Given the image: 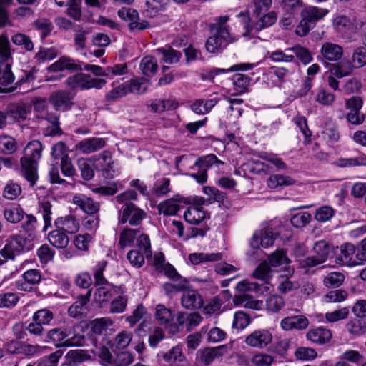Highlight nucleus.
I'll return each mask as SVG.
<instances>
[{"label":"nucleus","mask_w":366,"mask_h":366,"mask_svg":"<svg viewBox=\"0 0 366 366\" xmlns=\"http://www.w3.org/2000/svg\"><path fill=\"white\" fill-rule=\"evenodd\" d=\"M11 0H0V29L9 24V14L6 6L9 5ZM11 59L10 42L5 34L0 35V89L1 86H7L14 81V75L11 69L9 60Z\"/></svg>","instance_id":"obj_1"},{"label":"nucleus","mask_w":366,"mask_h":366,"mask_svg":"<svg viewBox=\"0 0 366 366\" xmlns=\"http://www.w3.org/2000/svg\"><path fill=\"white\" fill-rule=\"evenodd\" d=\"M152 267L157 273L163 274L172 281L162 285V289L167 296L172 297L178 292H184L189 287V281L181 276L173 265L166 262L163 252L154 254Z\"/></svg>","instance_id":"obj_2"},{"label":"nucleus","mask_w":366,"mask_h":366,"mask_svg":"<svg viewBox=\"0 0 366 366\" xmlns=\"http://www.w3.org/2000/svg\"><path fill=\"white\" fill-rule=\"evenodd\" d=\"M43 145L39 140L30 141L24 149L20 159L21 174L31 187H34L39 178L38 166L41 158Z\"/></svg>","instance_id":"obj_3"},{"label":"nucleus","mask_w":366,"mask_h":366,"mask_svg":"<svg viewBox=\"0 0 366 366\" xmlns=\"http://www.w3.org/2000/svg\"><path fill=\"white\" fill-rule=\"evenodd\" d=\"M34 243L31 238L21 234H13L6 240L4 247L0 249V265L8 260H14L16 256L32 250Z\"/></svg>","instance_id":"obj_4"},{"label":"nucleus","mask_w":366,"mask_h":366,"mask_svg":"<svg viewBox=\"0 0 366 366\" xmlns=\"http://www.w3.org/2000/svg\"><path fill=\"white\" fill-rule=\"evenodd\" d=\"M127 259L135 268H141L144 264L145 259L148 264L152 266L154 257L152 258L150 238L148 234H142L137 237L134 248L127 253Z\"/></svg>","instance_id":"obj_5"},{"label":"nucleus","mask_w":366,"mask_h":366,"mask_svg":"<svg viewBox=\"0 0 366 366\" xmlns=\"http://www.w3.org/2000/svg\"><path fill=\"white\" fill-rule=\"evenodd\" d=\"M91 71L97 76H102L103 67L98 65L84 64L68 56H62L47 67L48 72H59L67 70L70 73L82 71Z\"/></svg>","instance_id":"obj_6"},{"label":"nucleus","mask_w":366,"mask_h":366,"mask_svg":"<svg viewBox=\"0 0 366 366\" xmlns=\"http://www.w3.org/2000/svg\"><path fill=\"white\" fill-rule=\"evenodd\" d=\"M290 262L285 249H277L268 257L267 262H261L253 272V277L269 284L272 279L271 267H276Z\"/></svg>","instance_id":"obj_7"},{"label":"nucleus","mask_w":366,"mask_h":366,"mask_svg":"<svg viewBox=\"0 0 366 366\" xmlns=\"http://www.w3.org/2000/svg\"><path fill=\"white\" fill-rule=\"evenodd\" d=\"M329 12L326 9L317 6H307L301 11V21L296 27L295 33L297 36H305L312 30L318 21L322 19Z\"/></svg>","instance_id":"obj_8"},{"label":"nucleus","mask_w":366,"mask_h":366,"mask_svg":"<svg viewBox=\"0 0 366 366\" xmlns=\"http://www.w3.org/2000/svg\"><path fill=\"white\" fill-rule=\"evenodd\" d=\"M223 164L224 162L214 154L202 156L197 159L194 165L191 167L192 170L197 169V171L191 172L188 175L194 179L199 184H203L207 181L208 169L213 166L219 169V165Z\"/></svg>","instance_id":"obj_9"},{"label":"nucleus","mask_w":366,"mask_h":366,"mask_svg":"<svg viewBox=\"0 0 366 366\" xmlns=\"http://www.w3.org/2000/svg\"><path fill=\"white\" fill-rule=\"evenodd\" d=\"M205 42V49L210 54H220L227 46L235 41V39L231 36L229 29L219 27L214 31Z\"/></svg>","instance_id":"obj_10"},{"label":"nucleus","mask_w":366,"mask_h":366,"mask_svg":"<svg viewBox=\"0 0 366 366\" xmlns=\"http://www.w3.org/2000/svg\"><path fill=\"white\" fill-rule=\"evenodd\" d=\"M144 210L137 207L134 203L124 204L118 210V223L130 226H139L146 218Z\"/></svg>","instance_id":"obj_11"},{"label":"nucleus","mask_w":366,"mask_h":366,"mask_svg":"<svg viewBox=\"0 0 366 366\" xmlns=\"http://www.w3.org/2000/svg\"><path fill=\"white\" fill-rule=\"evenodd\" d=\"M313 250L316 256L308 257L300 261L302 267H312L325 262L327 259L333 257V247L327 242L321 240L314 244Z\"/></svg>","instance_id":"obj_12"},{"label":"nucleus","mask_w":366,"mask_h":366,"mask_svg":"<svg viewBox=\"0 0 366 366\" xmlns=\"http://www.w3.org/2000/svg\"><path fill=\"white\" fill-rule=\"evenodd\" d=\"M107 83L104 79L92 78L90 74L81 72L67 78L66 85L71 89L79 88L81 90H87L92 88L102 89Z\"/></svg>","instance_id":"obj_13"},{"label":"nucleus","mask_w":366,"mask_h":366,"mask_svg":"<svg viewBox=\"0 0 366 366\" xmlns=\"http://www.w3.org/2000/svg\"><path fill=\"white\" fill-rule=\"evenodd\" d=\"M54 319V313L49 309H41L36 311L32 316V322L27 325L26 329L30 335L36 340L45 332L44 325H49Z\"/></svg>","instance_id":"obj_14"},{"label":"nucleus","mask_w":366,"mask_h":366,"mask_svg":"<svg viewBox=\"0 0 366 366\" xmlns=\"http://www.w3.org/2000/svg\"><path fill=\"white\" fill-rule=\"evenodd\" d=\"M76 94L71 91L61 89L53 92L49 97V102L56 111L67 112L74 106Z\"/></svg>","instance_id":"obj_15"},{"label":"nucleus","mask_w":366,"mask_h":366,"mask_svg":"<svg viewBox=\"0 0 366 366\" xmlns=\"http://www.w3.org/2000/svg\"><path fill=\"white\" fill-rule=\"evenodd\" d=\"M71 334V330L67 328L55 327L44 332L36 340L41 342L53 343L56 347H66L67 337Z\"/></svg>","instance_id":"obj_16"},{"label":"nucleus","mask_w":366,"mask_h":366,"mask_svg":"<svg viewBox=\"0 0 366 366\" xmlns=\"http://www.w3.org/2000/svg\"><path fill=\"white\" fill-rule=\"evenodd\" d=\"M92 290H88L84 295H79L75 302L69 307L68 313L70 317L81 319L86 316L89 311L88 303L92 296Z\"/></svg>","instance_id":"obj_17"},{"label":"nucleus","mask_w":366,"mask_h":366,"mask_svg":"<svg viewBox=\"0 0 366 366\" xmlns=\"http://www.w3.org/2000/svg\"><path fill=\"white\" fill-rule=\"evenodd\" d=\"M342 56V46L337 44L325 42L321 46L320 55L317 59L326 66V64H329L327 61H338Z\"/></svg>","instance_id":"obj_18"},{"label":"nucleus","mask_w":366,"mask_h":366,"mask_svg":"<svg viewBox=\"0 0 366 366\" xmlns=\"http://www.w3.org/2000/svg\"><path fill=\"white\" fill-rule=\"evenodd\" d=\"M305 337L314 344L323 345L331 340L332 334L330 330L323 326H320L310 329L307 332Z\"/></svg>","instance_id":"obj_19"},{"label":"nucleus","mask_w":366,"mask_h":366,"mask_svg":"<svg viewBox=\"0 0 366 366\" xmlns=\"http://www.w3.org/2000/svg\"><path fill=\"white\" fill-rule=\"evenodd\" d=\"M73 202L86 215L99 214L100 204L85 194H79L73 197Z\"/></svg>","instance_id":"obj_20"},{"label":"nucleus","mask_w":366,"mask_h":366,"mask_svg":"<svg viewBox=\"0 0 366 366\" xmlns=\"http://www.w3.org/2000/svg\"><path fill=\"white\" fill-rule=\"evenodd\" d=\"M272 340V335L269 330H258L252 332L245 339L247 345L262 348L268 345Z\"/></svg>","instance_id":"obj_21"},{"label":"nucleus","mask_w":366,"mask_h":366,"mask_svg":"<svg viewBox=\"0 0 366 366\" xmlns=\"http://www.w3.org/2000/svg\"><path fill=\"white\" fill-rule=\"evenodd\" d=\"M178 203L189 204V201L177 196L176 198H171L160 202L157 206L158 212L159 214H163L166 216L175 215L180 209V206Z\"/></svg>","instance_id":"obj_22"},{"label":"nucleus","mask_w":366,"mask_h":366,"mask_svg":"<svg viewBox=\"0 0 366 366\" xmlns=\"http://www.w3.org/2000/svg\"><path fill=\"white\" fill-rule=\"evenodd\" d=\"M182 305L188 310H195L201 308L204 302L202 297L195 290H185L181 298Z\"/></svg>","instance_id":"obj_23"},{"label":"nucleus","mask_w":366,"mask_h":366,"mask_svg":"<svg viewBox=\"0 0 366 366\" xmlns=\"http://www.w3.org/2000/svg\"><path fill=\"white\" fill-rule=\"evenodd\" d=\"M280 325L282 328L286 331L292 330H302L308 327L309 320L302 315H294L283 318Z\"/></svg>","instance_id":"obj_24"},{"label":"nucleus","mask_w":366,"mask_h":366,"mask_svg":"<svg viewBox=\"0 0 366 366\" xmlns=\"http://www.w3.org/2000/svg\"><path fill=\"white\" fill-rule=\"evenodd\" d=\"M143 229H132L126 227L119 233V240L118 246L120 249H124L126 247L135 246L134 240H137V237L142 234Z\"/></svg>","instance_id":"obj_25"},{"label":"nucleus","mask_w":366,"mask_h":366,"mask_svg":"<svg viewBox=\"0 0 366 366\" xmlns=\"http://www.w3.org/2000/svg\"><path fill=\"white\" fill-rule=\"evenodd\" d=\"M330 72L337 78L341 79L350 75L353 71V65L350 61L343 59L334 64H326Z\"/></svg>","instance_id":"obj_26"},{"label":"nucleus","mask_w":366,"mask_h":366,"mask_svg":"<svg viewBox=\"0 0 366 366\" xmlns=\"http://www.w3.org/2000/svg\"><path fill=\"white\" fill-rule=\"evenodd\" d=\"M91 359L90 355L84 350H71L64 357L61 366H78L81 363Z\"/></svg>","instance_id":"obj_27"},{"label":"nucleus","mask_w":366,"mask_h":366,"mask_svg":"<svg viewBox=\"0 0 366 366\" xmlns=\"http://www.w3.org/2000/svg\"><path fill=\"white\" fill-rule=\"evenodd\" d=\"M162 358L171 366H184L187 362L186 357L183 354L182 348L180 345L174 346L167 352L163 353Z\"/></svg>","instance_id":"obj_28"},{"label":"nucleus","mask_w":366,"mask_h":366,"mask_svg":"<svg viewBox=\"0 0 366 366\" xmlns=\"http://www.w3.org/2000/svg\"><path fill=\"white\" fill-rule=\"evenodd\" d=\"M54 226L56 228L61 229L64 232L69 234H75L79 229V222L71 215L57 218L54 222Z\"/></svg>","instance_id":"obj_29"},{"label":"nucleus","mask_w":366,"mask_h":366,"mask_svg":"<svg viewBox=\"0 0 366 366\" xmlns=\"http://www.w3.org/2000/svg\"><path fill=\"white\" fill-rule=\"evenodd\" d=\"M223 258V254L216 253H192L189 255V259L192 264H203L207 262H219Z\"/></svg>","instance_id":"obj_30"},{"label":"nucleus","mask_w":366,"mask_h":366,"mask_svg":"<svg viewBox=\"0 0 366 366\" xmlns=\"http://www.w3.org/2000/svg\"><path fill=\"white\" fill-rule=\"evenodd\" d=\"M106 143L103 138H86L78 144V149L84 154H89L101 149Z\"/></svg>","instance_id":"obj_31"},{"label":"nucleus","mask_w":366,"mask_h":366,"mask_svg":"<svg viewBox=\"0 0 366 366\" xmlns=\"http://www.w3.org/2000/svg\"><path fill=\"white\" fill-rule=\"evenodd\" d=\"M255 19L253 22V29L255 32L259 33L262 30L273 26L277 20V15L275 11H272Z\"/></svg>","instance_id":"obj_32"},{"label":"nucleus","mask_w":366,"mask_h":366,"mask_svg":"<svg viewBox=\"0 0 366 366\" xmlns=\"http://www.w3.org/2000/svg\"><path fill=\"white\" fill-rule=\"evenodd\" d=\"M164 0H146L142 9V15L147 18H154L160 11H164Z\"/></svg>","instance_id":"obj_33"},{"label":"nucleus","mask_w":366,"mask_h":366,"mask_svg":"<svg viewBox=\"0 0 366 366\" xmlns=\"http://www.w3.org/2000/svg\"><path fill=\"white\" fill-rule=\"evenodd\" d=\"M174 315L173 312L166 307L164 305L159 304L156 307L155 317L159 325L165 328L170 329L172 322L174 320Z\"/></svg>","instance_id":"obj_34"},{"label":"nucleus","mask_w":366,"mask_h":366,"mask_svg":"<svg viewBox=\"0 0 366 366\" xmlns=\"http://www.w3.org/2000/svg\"><path fill=\"white\" fill-rule=\"evenodd\" d=\"M48 240L51 244L58 249L66 248L69 242L66 233L58 228L49 233Z\"/></svg>","instance_id":"obj_35"},{"label":"nucleus","mask_w":366,"mask_h":366,"mask_svg":"<svg viewBox=\"0 0 366 366\" xmlns=\"http://www.w3.org/2000/svg\"><path fill=\"white\" fill-rule=\"evenodd\" d=\"M207 213L200 207H189L184 213V218L190 224L198 225L206 219Z\"/></svg>","instance_id":"obj_36"},{"label":"nucleus","mask_w":366,"mask_h":366,"mask_svg":"<svg viewBox=\"0 0 366 366\" xmlns=\"http://www.w3.org/2000/svg\"><path fill=\"white\" fill-rule=\"evenodd\" d=\"M272 3V0H252L248 9L252 12V18L269 13Z\"/></svg>","instance_id":"obj_37"},{"label":"nucleus","mask_w":366,"mask_h":366,"mask_svg":"<svg viewBox=\"0 0 366 366\" xmlns=\"http://www.w3.org/2000/svg\"><path fill=\"white\" fill-rule=\"evenodd\" d=\"M4 216L8 222L16 224L23 220L25 212L19 205H11L4 209Z\"/></svg>","instance_id":"obj_38"},{"label":"nucleus","mask_w":366,"mask_h":366,"mask_svg":"<svg viewBox=\"0 0 366 366\" xmlns=\"http://www.w3.org/2000/svg\"><path fill=\"white\" fill-rule=\"evenodd\" d=\"M148 82L149 80L144 77L132 79L126 81L129 94H142L145 93L148 89Z\"/></svg>","instance_id":"obj_39"},{"label":"nucleus","mask_w":366,"mask_h":366,"mask_svg":"<svg viewBox=\"0 0 366 366\" xmlns=\"http://www.w3.org/2000/svg\"><path fill=\"white\" fill-rule=\"evenodd\" d=\"M156 51L162 56V60L163 62L169 64L178 62L182 57V53L174 49L170 46L168 47L158 48Z\"/></svg>","instance_id":"obj_40"},{"label":"nucleus","mask_w":366,"mask_h":366,"mask_svg":"<svg viewBox=\"0 0 366 366\" xmlns=\"http://www.w3.org/2000/svg\"><path fill=\"white\" fill-rule=\"evenodd\" d=\"M334 164L340 168L366 166V155L361 154L358 157L351 158H339Z\"/></svg>","instance_id":"obj_41"},{"label":"nucleus","mask_w":366,"mask_h":366,"mask_svg":"<svg viewBox=\"0 0 366 366\" xmlns=\"http://www.w3.org/2000/svg\"><path fill=\"white\" fill-rule=\"evenodd\" d=\"M297 180L290 176L282 174H274L269 177L267 180L268 186L270 188H277L278 187H287L295 184Z\"/></svg>","instance_id":"obj_42"},{"label":"nucleus","mask_w":366,"mask_h":366,"mask_svg":"<svg viewBox=\"0 0 366 366\" xmlns=\"http://www.w3.org/2000/svg\"><path fill=\"white\" fill-rule=\"evenodd\" d=\"M107 264V262L105 260L99 262L96 266L92 269L94 282V285L97 288L102 286H106V285H110L107 279L104 276V271L105 270V267Z\"/></svg>","instance_id":"obj_43"},{"label":"nucleus","mask_w":366,"mask_h":366,"mask_svg":"<svg viewBox=\"0 0 366 366\" xmlns=\"http://www.w3.org/2000/svg\"><path fill=\"white\" fill-rule=\"evenodd\" d=\"M356 252V247L350 243H345L341 246L340 254L336 257V262L341 264H347L352 260Z\"/></svg>","instance_id":"obj_44"},{"label":"nucleus","mask_w":366,"mask_h":366,"mask_svg":"<svg viewBox=\"0 0 366 366\" xmlns=\"http://www.w3.org/2000/svg\"><path fill=\"white\" fill-rule=\"evenodd\" d=\"M347 331L355 337H359L366 333V320L357 318L346 325Z\"/></svg>","instance_id":"obj_45"},{"label":"nucleus","mask_w":366,"mask_h":366,"mask_svg":"<svg viewBox=\"0 0 366 366\" xmlns=\"http://www.w3.org/2000/svg\"><path fill=\"white\" fill-rule=\"evenodd\" d=\"M157 62L153 56H147L140 62L142 72L147 77L154 76L157 71Z\"/></svg>","instance_id":"obj_46"},{"label":"nucleus","mask_w":366,"mask_h":366,"mask_svg":"<svg viewBox=\"0 0 366 366\" xmlns=\"http://www.w3.org/2000/svg\"><path fill=\"white\" fill-rule=\"evenodd\" d=\"M285 51H292L303 64H308L312 61L310 51L300 44L285 49Z\"/></svg>","instance_id":"obj_47"},{"label":"nucleus","mask_w":366,"mask_h":366,"mask_svg":"<svg viewBox=\"0 0 366 366\" xmlns=\"http://www.w3.org/2000/svg\"><path fill=\"white\" fill-rule=\"evenodd\" d=\"M7 119H12L13 122H20L26 118V111L24 106L20 104H12L6 112Z\"/></svg>","instance_id":"obj_48"},{"label":"nucleus","mask_w":366,"mask_h":366,"mask_svg":"<svg viewBox=\"0 0 366 366\" xmlns=\"http://www.w3.org/2000/svg\"><path fill=\"white\" fill-rule=\"evenodd\" d=\"M62 350H58L49 355L44 356L33 365L34 366H58L59 360L62 357Z\"/></svg>","instance_id":"obj_49"},{"label":"nucleus","mask_w":366,"mask_h":366,"mask_svg":"<svg viewBox=\"0 0 366 366\" xmlns=\"http://www.w3.org/2000/svg\"><path fill=\"white\" fill-rule=\"evenodd\" d=\"M34 27L41 32V38L49 36L54 29L52 22L48 19H39L34 22Z\"/></svg>","instance_id":"obj_50"},{"label":"nucleus","mask_w":366,"mask_h":366,"mask_svg":"<svg viewBox=\"0 0 366 366\" xmlns=\"http://www.w3.org/2000/svg\"><path fill=\"white\" fill-rule=\"evenodd\" d=\"M113 288L112 284L97 287L94 293L96 301L101 305L107 302L112 297Z\"/></svg>","instance_id":"obj_51"},{"label":"nucleus","mask_w":366,"mask_h":366,"mask_svg":"<svg viewBox=\"0 0 366 366\" xmlns=\"http://www.w3.org/2000/svg\"><path fill=\"white\" fill-rule=\"evenodd\" d=\"M129 94L127 84L126 82L114 86L112 90L107 93L105 99L107 102H115L118 99L123 97Z\"/></svg>","instance_id":"obj_52"},{"label":"nucleus","mask_w":366,"mask_h":366,"mask_svg":"<svg viewBox=\"0 0 366 366\" xmlns=\"http://www.w3.org/2000/svg\"><path fill=\"white\" fill-rule=\"evenodd\" d=\"M294 122L304 135L303 143L305 145L310 144L311 142L312 132L308 128L307 119L303 116H297L294 118Z\"/></svg>","instance_id":"obj_53"},{"label":"nucleus","mask_w":366,"mask_h":366,"mask_svg":"<svg viewBox=\"0 0 366 366\" xmlns=\"http://www.w3.org/2000/svg\"><path fill=\"white\" fill-rule=\"evenodd\" d=\"M99 214L86 215L81 219L82 227L90 232H96L99 226Z\"/></svg>","instance_id":"obj_54"},{"label":"nucleus","mask_w":366,"mask_h":366,"mask_svg":"<svg viewBox=\"0 0 366 366\" xmlns=\"http://www.w3.org/2000/svg\"><path fill=\"white\" fill-rule=\"evenodd\" d=\"M19 301L16 293L7 292L0 293V308H13Z\"/></svg>","instance_id":"obj_55"},{"label":"nucleus","mask_w":366,"mask_h":366,"mask_svg":"<svg viewBox=\"0 0 366 366\" xmlns=\"http://www.w3.org/2000/svg\"><path fill=\"white\" fill-rule=\"evenodd\" d=\"M171 192L170 179L169 178L162 177L158 179L154 184L153 193L157 196H164Z\"/></svg>","instance_id":"obj_56"},{"label":"nucleus","mask_w":366,"mask_h":366,"mask_svg":"<svg viewBox=\"0 0 366 366\" xmlns=\"http://www.w3.org/2000/svg\"><path fill=\"white\" fill-rule=\"evenodd\" d=\"M11 41L15 45L21 46L27 51L34 49V43L31 38L24 34L17 33L14 34L11 37Z\"/></svg>","instance_id":"obj_57"},{"label":"nucleus","mask_w":366,"mask_h":366,"mask_svg":"<svg viewBox=\"0 0 366 366\" xmlns=\"http://www.w3.org/2000/svg\"><path fill=\"white\" fill-rule=\"evenodd\" d=\"M284 298L279 295H270L266 300L267 310L271 312H278L285 306Z\"/></svg>","instance_id":"obj_58"},{"label":"nucleus","mask_w":366,"mask_h":366,"mask_svg":"<svg viewBox=\"0 0 366 366\" xmlns=\"http://www.w3.org/2000/svg\"><path fill=\"white\" fill-rule=\"evenodd\" d=\"M232 80L234 86L239 89L237 91L242 94L247 92L251 78L245 74L237 73L232 76Z\"/></svg>","instance_id":"obj_59"},{"label":"nucleus","mask_w":366,"mask_h":366,"mask_svg":"<svg viewBox=\"0 0 366 366\" xmlns=\"http://www.w3.org/2000/svg\"><path fill=\"white\" fill-rule=\"evenodd\" d=\"M295 356L297 360L302 361H310L317 357V352L313 348L306 347H299L295 352Z\"/></svg>","instance_id":"obj_60"},{"label":"nucleus","mask_w":366,"mask_h":366,"mask_svg":"<svg viewBox=\"0 0 366 366\" xmlns=\"http://www.w3.org/2000/svg\"><path fill=\"white\" fill-rule=\"evenodd\" d=\"M222 347L207 348L202 352L200 360L205 365H210L216 357L221 356Z\"/></svg>","instance_id":"obj_61"},{"label":"nucleus","mask_w":366,"mask_h":366,"mask_svg":"<svg viewBox=\"0 0 366 366\" xmlns=\"http://www.w3.org/2000/svg\"><path fill=\"white\" fill-rule=\"evenodd\" d=\"M66 6L67 15L75 21H79L82 16L81 0H70Z\"/></svg>","instance_id":"obj_62"},{"label":"nucleus","mask_w":366,"mask_h":366,"mask_svg":"<svg viewBox=\"0 0 366 366\" xmlns=\"http://www.w3.org/2000/svg\"><path fill=\"white\" fill-rule=\"evenodd\" d=\"M334 24L337 30L340 32L346 33H352L353 31L354 23L351 21V20L345 16H341L337 17L334 20Z\"/></svg>","instance_id":"obj_63"},{"label":"nucleus","mask_w":366,"mask_h":366,"mask_svg":"<svg viewBox=\"0 0 366 366\" xmlns=\"http://www.w3.org/2000/svg\"><path fill=\"white\" fill-rule=\"evenodd\" d=\"M134 360L133 355L128 351L118 352L114 357L112 366H128Z\"/></svg>","instance_id":"obj_64"}]
</instances>
